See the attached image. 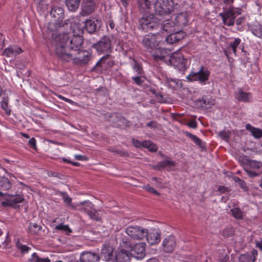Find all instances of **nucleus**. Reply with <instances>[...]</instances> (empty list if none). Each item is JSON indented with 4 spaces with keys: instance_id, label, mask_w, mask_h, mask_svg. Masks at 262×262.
Instances as JSON below:
<instances>
[{
    "instance_id": "nucleus-1",
    "label": "nucleus",
    "mask_w": 262,
    "mask_h": 262,
    "mask_svg": "<svg viewBox=\"0 0 262 262\" xmlns=\"http://www.w3.org/2000/svg\"><path fill=\"white\" fill-rule=\"evenodd\" d=\"M69 35L67 33L53 34L52 45L54 48L55 54L62 62H69L72 60L73 54L69 52L71 49L77 51L81 48L82 40L80 36H74L70 40V47L69 46Z\"/></svg>"
},
{
    "instance_id": "nucleus-2",
    "label": "nucleus",
    "mask_w": 262,
    "mask_h": 262,
    "mask_svg": "<svg viewBox=\"0 0 262 262\" xmlns=\"http://www.w3.org/2000/svg\"><path fill=\"white\" fill-rule=\"evenodd\" d=\"M125 233L133 239H142L146 237L151 245L158 244L161 239L160 230H125Z\"/></svg>"
},
{
    "instance_id": "nucleus-3",
    "label": "nucleus",
    "mask_w": 262,
    "mask_h": 262,
    "mask_svg": "<svg viewBox=\"0 0 262 262\" xmlns=\"http://www.w3.org/2000/svg\"><path fill=\"white\" fill-rule=\"evenodd\" d=\"M177 6V4H174L172 0H157L154 9L156 14L163 16L173 12Z\"/></svg>"
},
{
    "instance_id": "nucleus-4",
    "label": "nucleus",
    "mask_w": 262,
    "mask_h": 262,
    "mask_svg": "<svg viewBox=\"0 0 262 262\" xmlns=\"http://www.w3.org/2000/svg\"><path fill=\"white\" fill-rule=\"evenodd\" d=\"M163 40V36L159 32L157 34H148L144 37L142 44L150 52L162 43Z\"/></svg>"
},
{
    "instance_id": "nucleus-5",
    "label": "nucleus",
    "mask_w": 262,
    "mask_h": 262,
    "mask_svg": "<svg viewBox=\"0 0 262 262\" xmlns=\"http://www.w3.org/2000/svg\"><path fill=\"white\" fill-rule=\"evenodd\" d=\"M210 74V71L202 66L198 71L191 72L186 78L189 81H198L201 84L205 85L207 83Z\"/></svg>"
},
{
    "instance_id": "nucleus-6",
    "label": "nucleus",
    "mask_w": 262,
    "mask_h": 262,
    "mask_svg": "<svg viewBox=\"0 0 262 262\" xmlns=\"http://www.w3.org/2000/svg\"><path fill=\"white\" fill-rule=\"evenodd\" d=\"M168 61L170 65L173 66L180 71H184L186 67L187 60L180 52L173 53L168 57Z\"/></svg>"
},
{
    "instance_id": "nucleus-7",
    "label": "nucleus",
    "mask_w": 262,
    "mask_h": 262,
    "mask_svg": "<svg viewBox=\"0 0 262 262\" xmlns=\"http://www.w3.org/2000/svg\"><path fill=\"white\" fill-rule=\"evenodd\" d=\"M80 204L82 206L81 209L86 212L89 217L95 221H100L102 212L100 210L97 211L94 208L93 204L89 201L80 202Z\"/></svg>"
},
{
    "instance_id": "nucleus-8",
    "label": "nucleus",
    "mask_w": 262,
    "mask_h": 262,
    "mask_svg": "<svg viewBox=\"0 0 262 262\" xmlns=\"http://www.w3.org/2000/svg\"><path fill=\"white\" fill-rule=\"evenodd\" d=\"M93 48L99 53H108L111 52L112 47L109 37L104 36L96 43L93 45Z\"/></svg>"
},
{
    "instance_id": "nucleus-9",
    "label": "nucleus",
    "mask_w": 262,
    "mask_h": 262,
    "mask_svg": "<svg viewBox=\"0 0 262 262\" xmlns=\"http://www.w3.org/2000/svg\"><path fill=\"white\" fill-rule=\"evenodd\" d=\"M241 13V10L237 8H232L224 13H220L224 24L232 26L234 24V19L238 14Z\"/></svg>"
},
{
    "instance_id": "nucleus-10",
    "label": "nucleus",
    "mask_w": 262,
    "mask_h": 262,
    "mask_svg": "<svg viewBox=\"0 0 262 262\" xmlns=\"http://www.w3.org/2000/svg\"><path fill=\"white\" fill-rule=\"evenodd\" d=\"M146 245L145 243H138L135 244L129 252L131 256L137 259H142L146 255Z\"/></svg>"
},
{
    "instance_id": "nucleus-11",
    "label": "nucleus",
    "mask_w": 262,
    "mask_h": 262,
    "mask_svg": "<svg viewBox=\"0 0 262 262\" xmlns=\"http://www.w3.org/2000/svg\"><path fill=\"white\" fill-rule=\"evenodd\" d=\"M3 198L5 199V201L2 202V205L4 206H12L17 203L22 202L24 200V197L20 194L9 195L6 194L5 196Z\"/></svg>"
},
{
    "instance_id": "nucleus-12",
    "label": "nucleus",
    "mask_w": 262,
    "mask_h": 262,
    "mask_svg": "<svg viewBox=\"0 0 262 262\" xmlns=\"http://www.w3.org/2000/svg\"><path fill=\"white\" fill-rule=\"evenodd\" d=\"M90 58V54L85 51L78 52L75 57H72L73 62L74 64L77 65H83L87 63Z\"/></svg>"
},
{
    "instance_id": "nucleus-13",
    "label": "nucleus",
    "mask_w": 262,
    "mask_h": 262,
    "mask_svg": "<svg viewBox=\"0 0 262 262\" xmlns=\"http://www.w3.org/2000/svg\"><path fill=\"white\" fill-rule=\"evenodd\" d=\"M23 52L21 48L17 46H10L4 50L3 55L7 57L15 58Z\"/></svg>"
},
{
    "instance_id": "nucleus-14",
    "label": "nucleus",
    "mask_w": 262,
    "mask_h": 262,
    "mask_svg": "<svg viewBox=\"0 0 262 262\" xmlns=\"http://www.w3.org/2000/svg\"><path fill=\"white\" fill-rule=\"evenodd\" d=\"M85 29L90 33H94L99 26L100 21L95 18L86 19L85 21Z\"/></svg>"
},
{
    "instance_id": "nucleus-15",
    "label": "nucleus",
    "mask_w": 262,
    "mask_h": 262,
    "mask_svg": "<svg viewBox=\"0 0 262 262\" xmlns=\"http://www.w3.org/2000/svg\"><path fill=\"white\" fill-rule=\"evenodd\" d=\"M162 244L165 252H172L176 247L175 238L173 236H169L164 239Z\"/></svg>"
},
{
    "instance_id": "nucleus-16",
    "label": "nucleus",
    "mask_w": 262,
    "mask_h": 262,
    "mask_svg": "<svg viewBox=\"0 0 262 262\" xmlns=\"http://www.w3.org/2000/svg\"><path fill=\"white\" fill-rule=\"evenodd\" d=\"M173 20L177 28H181L187 24L188 21V14L186 12L180 13L175 16Z\"/></svg>"
},
{
    "instance_id": "nucleus-17",
    "label": "nucleus",
    "mask_w": 262,
    "mask_h": 262,
    "mask_svg": "<svg viewBox=\"0 0 262 262\" xmlns=\"http://www.w3.org/2000/svg\"><path fill=\"white\" fill-rule=\"evenodd\" d=\"M160 29L168 33L174 32L178 30V28L172 19L164 21L161 25Z\"/></svg>"
},
{
    "instance_id": "nucleus-18",
    "label": "nucleus",
    "mask_w": 262,
    "mask_h": 262,
    "mask_svg": "<svg viewBox=\"0 0 262 262\" xmlns=\"http://www.w3.org/2000/svg\"><path fill=\"white\" fill-rule=\"evenodd\" d=\"M100 259L98 254L92 252H84L81 254L79 262H98Z\"/></svg>"
},
{
    "instance_id": "nucleus-19",
    "label": "nucleus",
    "mask_w": 262,
    "mask_h": 262,
    "mask_svg": "<svg viewBox=\"0 0 262 262\" xmlns=\"http://www.w3.org/2000/svg\"><path fill=\"white\" fill-rule=\"evenodd\" d=\"M235 97L238 101L247 102L252 100V94L249 92L243 91L241 89L237 90L235 93Z\"/></svg>"
},
{
    "instance_id": "nucleus-20",
    "label": "nucleus",
    "mask_w": 262,
    "mask_h": 262,
    "mask_svg": "<svg viewBox=\"0 0 262 262\" xmlns=\"http://www.w3.org/2000/svg\"><path fill=\"white\" fill-rule=\"evenodd\" d=\"M257 255V251L253 249L251 253L241 254L239 257V262H255Z\"/></svg>"
},
{
    "instance_id": "nucleus-21",
    "label": "nucleus",
    "mask_w": 262,
    "mask_h": 262,
    "mask_svg": "<svg viewBox=\"0 0 262 262\" xmlns=\"http://www.w3.org/2000/svg\"><path fill=\"white\" fill-rule=\"evenodd\" d=\"M131 256L129 252L122 249L115 255V260L116 262H130Z\"/></svg>"
},
{
    "instance_id": "nucleus-22",
    "label": "nucleus",
    "mask_w": 262,
    "mask_h": 262,
    "mask_svg": "<svg viewBox=\"0 0 262 262\" xmlns=\"http://www.w3.org/2000/svg\"><path fill=\"white\" fill-rule=\"evenodd\" d=\"M156 60H162L168 55L167 51L164 48L157 47L152 51H150Z\"/></svg>"
},
{
    "instance_id": "nucleus-23",
    "label": "nucleus",
    "mask_w": 262,
    "mask_h": 262,
    "mask_svg": "<svg viewBox=\"0 0 262 262\" xmlns=\"http://www.w3.org/2000/svg\"><path fill=\"white\" fill-rule=\"evenodd\" d=\"M95 8V3L94 0H83L82 10L84 13L89 14L93 12Z\"/></svg>"
},
{
    "instance_id": "nucleus-24",
    "label": "nucleus",
    "mask_w": 262,
    "mask_h": 262,
    "mask_svg": "<svg viewBox=\"0 0 262 262\" xmlns=\"http://www.w3.org/2000/svg\"><path fill=\"white\" fill-rule=\"evenodd\" d=\"M154 15L149 14L148 15H144L139 19V24L141 28L145 31H149V25L152 20Z\"/></svg>"
},
{
    "instance_id": "nucleus-25",
    "label": "nucleus",
    "mask_w": 262,
    "mask_h": 262,
    "mask_svg": "<svg viewBox=\"0 0 262 262\" xmlns=\"http://www.w3.org/2000/svg\"><path fill=\"white\" fill-rule=\"evenodd\" d=\"M63 9L61 7H55L51 12V15L55 18V21L59 22L63 18Z\"/></svg>"
},
{
    "instance_id": "nucleus-26",
    "label": "nucleus",
    "mask_w": 262,
    "mask_h": 262,
    "mask_svg": "<svg viewBox=\"0 0 262 262\" xmlns=\"http://www.w3.org/2000/svg\"><path fill=\"white\" fill-rule=\"evenodd\" d=\"M241 42L240 38H235L233 41H231L229 43V47L227 49H225L224 53L226 56L228 57L229 54H231V52L228 51L230 49H231L232 52L234 55H236V48L239 46Z\"/></svg>"
},
{
    "instance_id": "nucleus-27",
    "label": "nucleus",
    "mask_w": 262,
    "mask_h": 262,
    "mask_svg": "<svg viewBox=\"0 0 262 262\" xmlns=\"http://www.w3.org/2000/svg\"><path fill=\"white\" fill-rule=\"evenodd\" d=\"M248 28L254 35L259 38L262 37V25L255 23L249 25Z\"/></svg>"
},
{
    "instance_id": "nucleus-28",
    "label": "nucleus",
    "mask_w": 262,
    "mask_h": 262,
    "mask_svg": "<svg viewBox=\"0 0 262 262\" xmlns=\"http://www.w3.org/2000/svg\"><path fill=\"white\" fill-rule=\"evenodd\" d=\"M245 128L251 133L255 138L259 139L262 137V130L261 129L253 127L250 124H247Z\"/></svg>"
},
{
    "instance_id": "nucleus-29",
    "label": "nucleus",
    "mask_w": 262,
    "mask_h": 262,
    "mask_svg": "<svg viewBox=\"0 0 262 262\" xmlns=\"http://www.w3.org/2000/svg\"><path fill=\"white\" fill-rule=\"evenodd\" d=\"M11 187V184L9 180L5 177H3L0 180V189L2 190H8ZM6 194L2 193L0 191V196H5Z\"/></svg>"
},
{
    "instance_id": "nucleus-30",
    "label": "nucleus",
    "mask_w": 262,
    "mask_h": 262,
    "mask_svg": "<svg viewBox=\"0 0 262 262\" xmlns=\"http://www.w3.org/2000/svg\"><path fill=\"white\" fill-rule=\"evenodd\" d=\"M138 5L141 11H148L151 8V2L148 0H138Z\"/></svg>"
},
{
    "instance_id": "nucleus-31",
    "label": "nucleus",
    "mask_w": 262,
    "mask_h": 262,
    "mask_svg": "<svg viewBox=\"0 0 262 262\" xmlns=\"http://www.w3.org/2000/svg\"><path fill=\"white\" fill-rule=\"evenodd\" d=\"M80 0H66V5L71 11H75L79 7Z\"/></svg>"
},
{
    "instance_id": "nucleus-32",
    "label": "nucleus",
    "mask_w": 262,
    "mask_h": 262,
    "mask_svg": "<svg viewBox=\"0 0 262 262\" xmlns=\"http://www.w3.org/2000/svg\"><path fill=\"white\" fill-rule=\"evenodd\" d=\"M21 241V239H18L16 242V246L22 254L28 253L31 250V248L23 244Z\"/></svg>"
},
{
    "instance_id": "nucleus-33",
    "label": "nucleus",
    "mask_w": 262,
    "mask_h": 262,
    "mask_svg": "<svg viewBox=\"0 0 262 262\" xmlns=\"http://www.w3.org/2000/svg\"><path fill=\"white\" fill-rule=\"evenodd\" d=\"M262 167V163L256 160H248L246 166L245 167H248L253 170L259 169Z\"/></svg>"
},
{
    "instance_id": "nucleus-34",
    "label": "nucleus",
    "mask_w": 262,
    "mask_h": 262,
    "mask_svg": "<svg viewBox=\"0 0 262 262\" xmlns=\"http://www.w3.org/2000/svg\"><path fill=\"white\" fill-rule=\"evenodd\" d=\"M150 24L149 25V31L158 30L159 28H161V24L159 20L154 16H153L152 20L150 21Z\"/></svg>"
},
{
    "instance_id": "nucleus-35",
    "label": "nucleus",
    "mask_w": 262,
    "mask_h": 262,
    "mask_svg": "<svg viewBox=\"0 0 262 262\" xmlns=\"http://www.w3.org/2000/svg\"><path fill=\"white\" fill-rule=\"evenodd\" d=\"M151 181L153 184L155 185V186L159 188H164L166 187V184L162 182V180L161 178H157V177H152L151 179Z\"/></svg>"
},
{
    "instance_id": "nucleus-36",
    "label": "nucleus",
    "mask_w": 262,
    "mask_h": 262,
    "mask_svg": "<svg viewBox=\"0 0 262 262\" xmlns=\"http://www.w3.org/2000/svg\"><path fill=\"white\" fill-rule=\"evenodd\" d=\"M170 34L168 35L166 37L163 36V40L162 43L166 42L168 44H172L177 41V40L176 39L177 37L174 35V33H169Z\"/></svg>"
},
{
    "instance_id": "nucleus-37",
    "label": "nucleus",
    "mask_w": 262,
    "mask_h": 262,
    "mask_svg": "<svg viewBox=\"0 0 262 262\" xmlns=\"http://www.w3.org/2000/svg\"><path fill=\"white\" fill-rule=\"evenodd\" d=\"M70 23H71V27L72 28L73 30H75L76 29H80V20L79 16H76L74 17L71 18L69 20Z\"/></svg>"
},
{
    "instance_id": "nucleus-38",
    "label": "nucleus",
    "mask_w": 262,
    "mask_h": 262,
    "mask_svg": "<svg viewBox=\"0 0 262 262\" xmlns=\"http://www.w3.org/2000/svg\"><path fill=\"white\" fill-rule=\"evenodd\" d=\"M30 262H51L48 258H41L38 256L36 253H33L31 258L29 260Z\"/></svg>"
},
{
    "instance_id": "nucleus-39",
    "label": "nucleus",
    "mask_w": 262,
    "mask_h": 262,
    "mask_svg": "<svg viewBox=\"0 0 262 262\" xmlns=\"http://www.w3.org/2000/svg\"><path fill=\"white\" fill-rule=\"evenodd\" d=\"M232 215L236 219H241L243 216V212L238 208H234L231 209Z\"/></svg>"
},
{
    "instance_id": "nucleus-40",
    "label": "nucleus",
    "mask_w": 262,
    "mask_h": 262,
    "mask_svg": "<svg viewBox=\"0 0 262 262\" xmlns=\"http://www.w3.org/2000/svg\"><path fill=\"white\" fill-rule=\"evenodd\" d=\"M8 97L3 98V100L1 102V107L5 111L6 113L8 115L10 114L11 110L8 105Z\"/></svg>"
},
{
    "instance_id": "nucleus-41",
    "label": "nucleus",
    "mask_w": 262,
    "mask_h": 262,
    "mask_svg": "<svg viewBox=\"0 0 262 262\" xmlns=\"http://www.w3.org/2000/svg\"><path fill=\"white\" fill-rule=\"evenodd\" d=\"M144 146L143 147L148 148L149 151H156L157 150V147L156 144L150 141H144Z\"/></svg>"
},
{
    "instance_id": "nucleus-42",
    "label": "nucleus",
    "mask_w": 262,
    "mask_h": 262,
    "mask_svg": "<svg viewBox=\"0 0 262 262\" xmlns=\"http://www.w3.org/2000/svg\"><path fill=\"white\" fill-rule=\"evenodd\" d=\"M217 134L222 139L227 141L230 138V133L228 130H223L217 132Z\"/></svg>"
},
{
    "instance_id": "nucleus-43",
    "label": "nucleus",
    "mask_w": 262,
    "mask_h": 262,
    "mask_svg": "<svg viewBox=\"0 0 262 262\" xmlns=\"http://www.w3.org/2000/svg\"><path fill=\"white\" fill-rule=\"evenodd\" d=\"M57 194L62 196L64 203L67 205H71L72 199L67 193L58 191Z\"/></svg>"
},
{
    "instance_id": "nucleus-44",
    "label": "nucleus",
    "mask_w": 262,
    "mask_h": 262,
    "mask_svg": "<svg viewBox=\"0 0 262 262\" xmlns=\"http://www.w3.org/2000/svg\"><path fill=\"white\" fill-rule=\"evenodd\" d=\"M186 135L187 137H189L196 145L199 146L201 145L202 141L201 139L197 136L188 132H186Z\"/></svg>"
},
{
    "instance_id": "nucleus-45",
    "label": "nucleus",
    "mask_w": 262,
    "mask_h": 262,
    "mask_svg": "<svg viewBox=\"0 0 262 262\" xmlns=\"http://www.w3.org/2000/svg\"><path fill=\"white\" fill-rule=\"evenodd\" d=\"M174 165V162L169 159H166L159 163V166L161 167H171Z\"/></svg>"
},
{
    "instance_id": "nucleus-46",
    "label": "nucleus",
    "mask_w": 262,
    "mask_h": 262,
    "mask_svg": "<svg viewBox=\"0 0 262 262\" xmlns=\"http://www.w3.org/2000/svg\"><path fill=\"white\" fill-rule=\"evenodd\" d=\"M203 102L205 108H209L211 106L213 105L215 103V100L212 98L203 99Z\"/></svg>"
},
{
    "instance_id": "nucleus-47",
    "label": "nucleus",
    "mask_w": 262,
    "mask_h": 262,
    "mask_svg": "<svg viewBox=\"0 0 262 262\" xmlns=\"http://www.w3.org/2000/svg\"><path fill=\"white\" fill-rule=\"evenodd\" d=\"M180 29L181 28H178V30L173 32L174 33L176 37H177L176 39L178 41L186 36V33L183 31H180Z\"/></svg>"
},
{
    "instance_id": "nucleus-48",
    "label": "nucleus",
    "mask_w": 262,
    "mask_h": 262,
    "mask_svg": "<svg viewBox=\"0 0 262 262\" xmlns=\"http://www.w3.org/2000/svg\"><path fill=\"white\" fill-rule=\"evenodd\" d=\"M165 82L166 85L171 88H174L177 85L176 80L169 78H166Z\"/></svg>"
},
{
    "instance_id": "nucleus-49",
    "label": "nucleus",
    "mask_w": 262,
    "mask_h": 262,
    "mask_svg": "<svg viewBox=\"0 0 262 262\" xmlns=\"http://www.w3.org/2000/svg\"><path fill=\"white\" fill-rule=\"evenodd\" d=\"M142 188L147 191L157 195H159L160 194V193H159L154 188L151 187L149 184L143 186Z\"/></svg>"
},
{
    "instance_id": "nucleus-50",
    "label": "nucleus",
    "mask_w": 262,
    "mask_h": 262,
    "mask_svg": "<svg viewBox=\"0 0 262 262\" xmlns=\"http://www.w3.org/2000/svg\"><path fill=\"white\" fill-rule=\"evenodd\" d=\"M244 170L247 173V174L251 178L259 176V173L255 172L254 170L250 169L248 167H244Z\"/></svg>"
},
{
    "instance_id": "nucleus-51",
    "label": "nucleus",
    "mask_w": 262,
    "mask_h": 262,
    "mask_svg": "<svg viewBox=\"0 0 262 262\" xmlns=\"http://www.w3.org/2000/svg\"><path fill=\"white\" fill-rule=\"evenodd\" d=\"M132 142L133 145L138 148H142L144 146V141L143 142H140L138 140H136L135 139H133L132 140Z\"/></svg>"
},
{
    "instance_id": "nucleus-52",
    "label": "nucleus",
    "mask_w": 262,
    "mask_h": 262,
    "mask_svg": "<svg viewBox=\"0 0 262 262\" xmlns=\"http://www.w3.org/2000/svg\"><path fill=\"white\" fill-rule=\"evenodd\" d=\"M55 95L59 99L63 100V101H65L66 102H68V103H69L70 104H74L75 103V102L72 100L71 99H68L67 98H66L63 96H62V95H59V94H55Z\"/></svg>"
},
{
    "instance_id": "nucleus-53",
    "label": "nucleus",
    "mask_w": 262,
    "mask_h": 262,
    "mask_svg": "<svg viewBox=\"0 0 262 262\" xmlns=\"http://www.w3.org/2000/svg\"><path fill=\"white\" fill-rule=\"evenodd\" d=\"M29 144L34 149L36 148V141L34 138H32L29 141Z\"/></svg>"
},
{
    "instance_id": "nucleus-54",
    "label": "nucleus",
    "mask_w": 262,
    "mask_h": 262,
    "mask_svg": "<svg viewBox=\"0 0 262 262\" xmlns=\"http://www.w3.org/2000/svg\"><path fill=\"white\" fill-rule=\"evenodd\" d=\"M133 69L138 74L141 73L142 69H141L140 66L139 65V64L137 62H134V64L133 65Z\"/></svg>"
},
{
    "instance_id": "nucleus-55",
    "label": "nucleus",
    "mask_w": 262,
    "mask_h": 262,
    "mask_svg": "<svg viewBox=\"0 0 262 262\" xmlns=\"http://www.w3.org/2000/svg\"><path fill=\"white\" fill-rule=\"evenodd\" d=\"M74 157L75 159L79 161H85L87 160L85 156L80 155H74Z\"/></svg>"
},
{
    "instance_id": "nucleus-56",
    "label": "nucleus",
    "mask_w": 262,
    "mask_h": 262,
    "mask_svg": "<svg viewBox=\"0 0 262 262\" xmlns=\"http://www.w3.org/2000/svg\"><path fill=\"white\" fill-rule=\"evenodd\" d=\"M133 79L138 85H141L143 82V81L141 79L139 76L133 77Z\"/></svg>"
},
{
    "instance_id": "nucleus-57",
    "label": "nucleus",
    "mask_w": 262,
    "mask_h": 262,
    "mask_svg": "<svg viewBox=\"0 0 262 262\" xmlns=\"http://www.w3.org/2000/svg\"><path fill=\"white\" fill-rule=\"evenodd\" d=\"M255 244L256 247L262 251V239L259 241H256Z\"/></svg>"
},
{
    "instance_id": "nucleus-58",
    "label": "nucleus",
    "mask_w": 262,
    "mask_h": 262,
    "mask_svg": "<svg viewBox=\"0 0 262 262\" xmlns=\"http://www.w3.org/2000/svg\"><path fill=\"white\" fill-rule=\"evenodd\" d=\"M188 125L189 127L192 128H195L197 127V124L196 122L194 121H189L188 123Z\"/></svg>"
},
{
    "instance_id": "nucleus-59",
    "label": "nucleus",
    "mask_w": 262,
    "mask_h": 262,
    "mask_svg": "<svg viewBox=\"0 0 262 262\" xmlns=\"http://www.w3.org/2000/svg\"><path fill=\"white\" fill-rule=\"evenodd\" d=\"M218 190L221 193H225V192L228 191V188L227 187H225V186H220L218 187Z\"/></svg>"
},
{
    "instance_id": "nucleus-60",
    "label": "nucleus",
    "mask_w": 262,
    "mask_h": 262,
    "mask_svg": "<svg viewBox=\"0 0 262 262\" xmlns=\"http://www.w3.org/2000/svg\"><path fill=\"white\" fill-rule=\"evenodd\" d=\"M240 187L244 190H246L247 187L245 182L243 180H241L239 183Z\"/></svg>"
},
{
    "instance_id": "nucleus-61",
    "label": "nucleus",
    "mask_w": 262,
    "mask_h": 262,
    "mask_svg": "<svg viewBox=\"0 0 262 262\" xmlns=\"http://www.w3.org/2000/svg\"><path fill=\"white\" fill-rule=\"evenodd\" d=\"M56 229H70L68 226L63 225H60L56 227Z\"/></svg>"
},
{
    "instance_id": "nucleus-62",
    "label": "nucleus",
    "mask_w": 262,
    "mask_h": 262,
    "mask_svg": "<svg viewBox=\"0 0 262 262\" xmlns=\"http://www.w3.org/2000/svg\"><path fill=\"white\" fill-rule=\"evenodd\" d=\"M119 1L124 7H126L128 5L130 0H119Z\"/></svg>"
},
{
    "instance_id": "nucleus-63",
    "label": "nucleus",
    "mask_w": 262,
    "mask_h": 262,
    "mask_svg": "<svg viewBox=\"0 0 262 262\" xmlns=\"http://www.w3.org/2000/svg\"><path fill=\"white\" fill-rule=\"evenodd\" d=\"M244 20V17H239L238 19H237V20H236V24L237 26H239L243 23Z\"/></svg>"
},
{
    "instance_id": "nucleus-64",
    "label": "nucleus",
    "mask_w": 262,
    "mask_h": 262,
    "mask_svg": "<svg viewBox=\"0 0 262 262\" xmlns=\"http://www.w3.org/2000/svg\"><path fill=\"white\" fill-rule=\"evenodd\" d=\"M146 262H159L158 259L155 257L149 258Z\"/></svg>"
}]
</instances>
